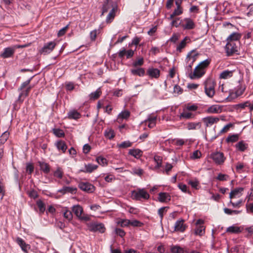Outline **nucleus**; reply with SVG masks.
<instances>
[{"label": "nucleus", "instance_id": "f257e3e1", "mask_svg": "<svg viewBox=\"0 0 253 253\" xmlns=\"http://www.w3.org/2000/svg\"><path fill=\"white\" fill-rule=\"evenodd\" d=\"M72 211L79 219L85 221L90 220L89 216L84 213L83 208L81 206L74 205L72 207Z\"/></svg>", "mask_w": 253, "mask_h": 253}, {"label": "nucleus", "instance_id": "f03ea898", "mask_svg": "<svg viewBox=\"0 0 253 253\" xmlns=\"http://www.w3.org/2000/svg\"><path fill=\"white\" fill-rule=\"evenodd\" d=\"M131 197L135 200H148L150 198L149 193L144 188H138L131 192Z\"/></svg>", "mask_w": 253, "mask_h": 253}, {"label": "nucleus", "instance_id": "7ed1b4c3", "mask_svg": "<svg viewBox=\"0 0 253 253\" xmlns=\"http://www.w3.org/2000/svg\"><path fill=\"white\" fill-rule=\"evenodd\" d=\"M205 92L209 97L212 98L215 94V82L211 79H208L204 82Z\"/></svg>", "mask_w": 253, "mask_h": 253}, {"label": "nucleus", "instance_id": "20e7f679", "mask_svg": "<svg viewBox=\"0 0 253 253\" xmlns=\"http://www.w3.org/2000/svg\"><path fill=\"white\" fill-rule=\"evenodd\" d=\"M210 158L218 165H222L226 159L223 153L220 152L211 153L210 155Z\"/></svg>", "mask_w": 253, "mask_h": 253}, {"label": "nucleus", "instance_id": "39448f33", "mask_svg": "<svg viewBox=\"0 0 253 253\" xmlns=\"http://www.w3.org/2000/svg\"><path fill=\"white\" fill-rule=\"evenodd\" d=\"M225 49L227 56H231L238 52V47L232 41H228L225 45Z\"/></svg>", "mask_w": 253, "mask_h": 253}, {"label": "nucleus", "instance_id": "423d86ee", "mask_svg": "<svg viewBox=\"0 0 253 253\" xmlns=\"http://www.w3.org/2000/svg\"><path fill=\"white\" fill-rule=\"evenodd\" d=\"M87 225L88 230L91 232L103 233L105 230L104 224L101 223H89Z\"/></svg>", "mask_w": 253, "mask_h": 253}, {"label": "nucleus", "instance_id": "0eeeda50", "mask_svg": "<svg viewBox=\"0 0 253 253\" xmlns=\"http://www.w3.org/2000/svg\"><path fill=\"white\" fill-rule=\"evenodd\" d=\"M56 43L55 42L52 41L46 43L40 49V52L43 55L47 54L50 53L55 48Z\"/></svg>", "mask_w": 253, "mask_h": 253}, {"label": "nucleus", "instance_id": "6e6552de", "mask_svg": "<svg viewBox=\"0 0 253 253\" xmlns=\"http://www.w3.org/2000/svg\"><path fill=\"white\" fill-rule=\"evenodd\" d=\"M115 6H118L116 3L113 1L112 0H105L102 5V12L101 15L111 10Z\"/></svg>", "mask_w": 253, "mask_h": 253}, {"label": "nucleus", "instance_id": "1a4fd4ad", "mask_svg": "<svg viewBox=\"0 0 253 253\" xmlns=\"http://www.w3.org/2000/svg\"><path fill=\"white\" fill-rule=\"evenodd\" d=\"M16 49V46L8 47L4 48L3 51L0 54V57L7 58L13 56Z\"/></svg>", "mask_w": 253, "mask_h": 253}, {"label": "nucleus", "instance_id": "9d476101", "mask_svg": "<svg viewBox=\"0 0 253 253\" xmlns=\"http://www.w3.org/2000/svg\"><path fill=\"white\" fill-rule=\"evenodd\" d=\"M174 231L183 232L187 225L184 223V220L182 219L177 220L174 224Z\"/></svg>", "mask_w": 253, "mask_h": 253}, {"label": "nucleus", "instance_id": "9b49d317", "mask_svg": "<svg viewBox=\"0 0 253 253\" xmlns=\"http://www.w3.org/2000/svg\"><path fill=\"white\" fill-rule=\"evenodd\" d=\"M203 121L206 127H210L214 124L217 123L219 121V119L218 117L209 116L203 118Z\"/></svg>", "mask_w": 253, "mask_h": 253}, {"label": "nucleus", "instance_id": "f8f14e48", "mask_svg": "<svg viewBox=\"0 0 253 253\" xmlns=\"http://www.w3.org/2000/svg\"><path fill=\"white\" fill-rule=\"evenodd\" d=\"M181 26L184 29L191 30L195 28V25L193 20L186 18L183 20Z\"/></svg>", "mask_w": 253, "mask_h": 253}, {"label": "nucleus", "instance_id": "ddd939ff", "mask_svg": "<svg viewBox=\"0 0 253 253\" xmlns=\"http://www.w3.org/2000/svg\"><path fill=\"white\" fill-rule=\"evenodd\" d=\"M156 120L157 117L156 116L150 115L148 116L147 119L142 122V124L147 125L149 128H153L156 126Z\"/></svg>", "mask_w": 253, "mask_h": 253}, {"label": "nucleus", "instance_id": "4468645a", "mask_svg": "<svg viewBox=\"0 0 253 253\" xmlns=\"http://www.w3.org/2000/svg\"><path fill=\"white\" fill-rule=\"evenodd\" d=\"M79 187L83 191L89 193L92 192L94 189V186L88 182H81Z\"/></svg>", "mask_w": 253, "mask_h": 253}, {"label": "nucleus", "instance_id": "2eb2a0df", "mask_svg": "<svg viewBox=\"0 0 253 253\" xmlns=\"http://www.w3.org/2000/svg\"><path fill=\"white\" fill-rule=\"evenodd\" d=\"M205 72L206 71L200 68L199 66H197L193 72L191 79H199L205 74Z\"/></svg>", "mask_w": 253, "mask_h": 253}, {"label": "nucleus", "instance_id": "dca6fc26", "mask_svg": "<svg viewBox=\"0 0 253 253\" xmlns=\"http://www.w3.org/2000/svg\"><path fill=\"white\" fill-rule=\"evenodd\" d=\"M16 242L24 252L28 253V251L30 249V246L29 244H26L25 242L20 237L17 238Z\"/></svg>", "mask_w": 253, "mask_h": 253}, {"label": "nucleus", "instance_id": "f3484780", "mask_svg": "<svg viewBox=\"0 0 253 253\" xmlns=\"http://www.w3.org/2000/svg\"><path fill=\"white\" fill-rule=\"evenodd\" d=\"M199 54L195 50H193L188 53L185 61L190 62V64L194 63L197 60Z\"/></svg>", "mask_w": 253, "mask_h": 253}, {"label": "nucleus", "instance_id": "a211bd4d", "mask_svg": "<svg viewBox=\"0 0 253 253\" xmlns=\"http://www.w3.org/2000/svg\"><path fill=\"white\" fill-rule=\"evenodd\" d=\"M158 200L161 203H168L170 201V195L166 192H161L158 195Z\"/></svg>", "mask_w": 253, "mask_h": 253}, {"label": "nucleus", "instance_id": "6ab92c4d", "mask_svg": "<svg viewBox=\"0 0 253 253\" xmlns=\"http://www.w3.org/2000/svg\"><path fill=\"white\" fill-rule=\"evenodd\" d=\"M32 88V86L31 85L28 86L26 89H23L22 90H20L21 92L19 95L17 101L19 102L20 103L22 102L24 100V99H21L22 97H24V98H25L27 96H28L29 92L31 88Z\"/></svg>", "mask_w": 253, "mask_h": 253}, {"label": "nucleus", "instance_id": "aec40b11", "mask_svg": "<svg viewBox=\"0 0 253 253\" xmlns=\"http://www.w3.org/2000/svg\"><path fill=\"white\" fill-rule=\"evenodd\" d=\"M243 190V188L239 187L232 190L230 193L229 198L231 199L234 198L240 197L242 195V192Z\"/></svg>", "mask_w": 253, "mask_h": 253}, {"label": "nucleus", "instance_id": "412c9836", "mask_svg": "<svg viewBox=\"0 0 253 253\" xmlns=\"http://www.w3.org/2000/svg\"><path fill=\"white\" fill-rule=\"evenodd\" d=\"M118 9V6H115V7H113V9H112L108 15H107L106 19V22L107 23H111L113 19H114L115 16H116V12Z\"/></svg>", "mask_w": 253, "mask_h": 253}, {"label": "nucleus", "instance_id": "4be33fe9", "mask_svg": "<svg viewBox=\"0 0 253 253\" xmlns=\"http://www.w3.org/2000/svg\"><path fill=\"white\" fill-rule=\"evenodd\" d=\"M68 118L69 119L78 120L81 117V114L76 110H71L68 113Z\"/></svg>", "mask_w": 253, "mask_h": 253}, {"label": "nucleus", "instance_id": "5701e85b", "mask_svg": "<svg viewBox=\"0 0 253 253\" xmlns=\"http://www.w3.org/2000/svg\"><path fill=\"white\" fill-rule=\"evenodd\" d=\"M147 73L151 78H158L160 76V71L157 68H149Z\"/></svg>", "mask_w": 253, "mask_h": 253}, {"label": "nucleus", "instance_id": "b1692460", "mask_svg": "<svg viewBox=\"0 0 253 253\" xmlns=\"http://www.w3.org/2000/svg\"><path fill=\"white\" fill-rule=\"evenodd\" d=\"M128 154L136 159H139L142 155L143 152L140 149H132L129 150Z\"/></svg>", "mask_w": 253, "mask_h": 253}, {"label": "nucleus", "instance_id": "393cba45", "mask_svg": "<svg viewBox=\"0 0 253 253\" xmlns=\"http://www.w3.org/2000/svg\"><path fill=\"white\" fill-rule=\"evenodd\" d=\"M77 190V188L75 187L65 186L62 189L58 190V192L63 194L66 193H70L73 194L76 192Z\"/></svg>", "mask_w": 253, "mask_h": 253}, {"label": "nucleus", "instance_id": "a878e982", "mask_svg": "<svg viewBox=\"0 0 253 253\" xmlns=\"http://www.w3.org/2000/svg\"><path fill=\"white\" fill-rule=\"evenodd\" d=\"M130 112L128 110L122 111L118 116L117 120L118 122H120L123 119H127L130 117Z\"/></svg>", "mask_w": 253, "mask_h": 253}, {"label": "nucleus", "instance_id": "bb28decb", "mask_svg": "<svg viewBox=\"0 0 253 253\" xmlns=\"http://www.w3.org/2000/svg\"><path fill=\"white\" fill-rule=\"evenodd\" d=\"M170 251L172 253H188V251L178 245H173L170 248Z\"/></svg>", "mask_w": 253, "mask_h": 253}, {"label": "nucleus", "instance_id": "cd10ccee", "mask_svg": "<svg viewBox=\"0 0 253 253\" xmlns=\"http://www.w3.org/2000/svg\"><path fill=\"white\" fill-rule=\"evenodd\" d=\"M98 168V166L92 164L88 163L84 165V169L83 171L91 173Z\"/></svg>", "mask_w": 253, "mask_h": 253}, {"label": "nucleus", "instance_id": "c85d7f7f", "mask_svg": "<svg viewBox=\"0 0 253 253\" xmlns=\"http://www.w3.org/2000/svg\"><path fill=\"white\" fill-rule=\"evenodd\" d=\"M186 127L188 130L199 129L201 127V123L200 122H189L186 124Z\"/></svg>", "mask_w": 253, "mask_h": 253}, {"label": "nucleus", "instance_id": "c756f323", "mask_svg": "<svg viewBox=\"0 0 253 253\" xmlns=\"http://www.w3.org/2000/svg\"><path fill=\"white\" fill-rule=\"evenodd\" d=\"M183 13V9L181 6H177L176 8L174 9V11L172 14H170V16L168 18L169 20H171L173 19L175 16H179Z\"/></svg>", "mask_w": 253, "mask_h": 253}, {"label": "nucleus", "instance_id": "7c9ffc66", "mask_svg": "<svg viewBox=\"0 0 253 253\" xmlns=\"http://www.w3.org/2000/svg\"><path fill=\"white\" fill-rule=\"evenodd\" d=\"M195 117V115L191 112H189L187 110H184L183 112L180 114L179 116L180 119H192Z\"/></svg>", "mask_w": 253, "mask_h": 253}, {"label": "nucleus", "instance_id": "2f4dec72", "mask_svg": "<svg viewBox=\"0 0 253 253\" xmlns=\"http://www.w3.org/2000/svg\"><path fill=\"white\" fill-rule=\"evenodd\" d=\"M40 169L45 173H48L50 171V167L47 163L43 162H39Z\"/></svg>", "mask_w": 253, "mask_h": 253}, {"label": "nucleus", "instance_id": "473e14b6", "mask_svg": "<svg viewBox=\"0 0 253 253\" xmlns=\"http://www.w3.org/2000/svg\"><path fill=\"white\" fill-rule=\"evenodd\" d=\"M63 216L68 221H71L73 219V214L71 211L67 209V208H64L62 210Z\"/></svg>", "mask_w": 253, "mask_h": 253}, {"label": "nucleus", "instance_id": "72a5a7b5", "mask_svg": "<svg viewBox=\"0 0 253 253\" xmlns=\"http://www.w3.org/2000/svg\"><path fill=\"white\" fill-rule=\"evenodd\" d=\"M131 73L133 75H137L139 77L143 76L145 74V70L142 68L132 69L130 70Z\"/></svg>", "mask_w": 253, "mask_h": 253}, {"label": "nucleus", "instance_id": "f704fd0d", "mask_svg": "<svg viewBox=\"0 0 253 253\" xmlns=\"http://www.w3.org/2000/svg\"><path fill=\"white\" fill-rule=\"evenodd\" d=\"M153 159L154 161L156 164L154 167V169H159L160 168L162 167L163 160L162 157L158 155H155Z\"/></svg>", "mask_w": 253, "mask_h": 253}, {"label": "nucleus", "instance_id": "c9c22d12", "mask_svg": "<svg viewBox=\"0 0 253 253\" xmlns=\"http://www.w3.org/2000/svg\"><path fill=\"white\" fill-rule=\"evenodd\" d=\"M233 71L225 70L220 73L219 78L222 79H227L233 76Z\"/></svg>", "mask_w": 253, "mask_h": 253}, {"label": "nucleus", "instance_id": "e433bc0d", "mask_svg": "<svg viewBox=\"0 0 253 253\" xmlns=\"http://www.w3.org/2000/svg\"><path fill=\"white\" fill-rule=\"evenodd\" d=\"M189 41H190V40L188 37H185L184 39L177 45L176 47V50L179 52H181L182 49L185 47L186 43L189 42Z\"/></svg>", "mask_w": 253, "mask_h": 253}, {"label": "nucleus", "instance_id": "4c0bfd02", "mask_svg": "<svg viewBox=\"0 0 253 253\" xmlns=\"http://www.w3.org/2000/svg\"><path fill=\"white\" fill-rule=\"evenodd\" d=\"M193 63L190 64V62L186 61L185 70L186 74L188 75V76L191 79V77L193 74L192 72V66Z\"/></svg>", "mask_w": 253, "mask_h": 253}, {"label": "nucleus", "instance_id": "58836bf2", "mask_svg": "<svg viewBox=\"0 0 253 253\" xmlns=\"http://www.w3.org/2000/svg\"><path fill=\"white\" fill-rule=\"evenodd\" d=\"M226 232L230 233H240L241 231L239 227L232 225L227 228Z\"/></svg>", "mask_w": 253, "mask_h": 253}, {"label": "nucleus", "instance_id": "ea45409f", "mask_svg": "<svg viewBox=\"0 0 253 253\" xmlns=\"http://www.w3.org/2000/svg\"><path fill=\"white\" fill-rule=\"evenodd\" d=\"M104 135L106 138L111 139L115 136L114 131L111 128H108L104 132Z\"/></svg>", "mask_w": 253, "mask_h": 253}, {"label": "nucleus", "instance_id": "a19ab883", "mask_svg": "<svg viewBox=\"0 0 253 253\" xmlns=\"http://www.w3.org/2000/svg\"><path fill=\"white\" fill-rule=\"evenodd\" d=\"M37 205L39 209V212L40 214L43 213L45 210V206L44 203L41 200L37 201Z\"/></svg>", "mask_w": 253, "mask_h": 253}, {"label": "nucleus", "instance_id": "79ce46f5", "mask_svg": "<svg viewBox=\"0 0 253 253\" xmlns=\"http://www.w3.org/2000/svg\"><path fill=\"white\" fill-rule=\"evenodd\" d=\"M239 138L238 134L229 135L226 138L227 142H235L238 141Z\"/></svg>", "mask_w": 253, "mask_h": 253}, {"label": "nucleus", "instance_id": "37998d69", "mask_svg": "<svg viewBox=\"0 0 253 253\" xmlns=\"http://www.w3.org/2000/svg\"><path fill=\"white\" fill-rule=\"evenodd\" d=\"M101 94V91L100 88H98L95 91L92 92L89 95L90 99L95 100L98 98Z\"/></svg>", "mask_w": 253, "mask_h": 253}, {"label": "nucleus", "instance_id": "c03bdc74", "mask_svg": "<svg viewBox=\"0 0 253 253\" xmlns=\"http://www.w3.org/2000/svg\"><path fill=\"white\" fill-rule=\"evenodd\" d=\"M241 38V35L237 33H233L231 34L227 39V40L228 41H232L234 42L235 41L239 40Z\"/></svg>", "mask_w": 253, "mask_h": 253}, {"label": "nucleus", "instance_id": "a18cd8bd", "mask_svg": "<svg viewBox=\"0 0 253 253\" xmlns=\"http://www.w3.org/2000/svg\"><path fill=\"white\" fill-rule=\"evenodd\" d=\"M220 108L217 105H212L210 106L207 110L208 113H219Z\"/></svg>", "mask_w": 253, "mask_h": 253}, {"label": "nucleus", "instance_id": "49530a36", "mask_svg": "<svg viewBox=\"0 0 253 253\" xmlns=\"http://www.w3.org/2000/svg\"><path fill=\"white\" fill-rule=\"evenodd\" d=\"M210 62L211 60L207 59L201 62L198 66H199L201 69H203L204 70L206 71V69L209 66Z\"/></svg>", "mask_w": 253, "mask_h": 253}, {"label": "nucleus", "instance_id": "de8ad7c7", "mask_svg": "<svg viewBox=\"0 0 253 253\" xmlns=\"http://www.w3.org/2000/svg\"><path fill=\"white\" fill-rule=\"evenodd\" d=\"M131 173L140 176L143 173V170L139 168H134L132 169Z\"/></svg>", "mask_w": 253, "mask_h": 253}, {"label": "nucleus", "instance_id": "09e8293b", "mask_svg": "<svg viewBox=\"0 0 253 253\" xmlns=\"http://www.w3.org/2000/svg\"><path fill=\"white\" fill-rule=\"evenodd\" d=\"M188 184L191 185V186L195 189H199V182L198 180L196 179H195L194 180H190L188 181Z\"/></svg>", "mask_w": 253, "mask_h": 253}, {"label": "nucleus", "instance_id": "8fccbe9b", "mask_svg": "<svg viewBox=\"0 0 253 253\" xmlns=\"http://www.w3.org/2000/svg\"><path fill=\"white\" fill-rule=\"evenodd\" d=\"M97 162L100 165L104 166L107 165V160L102 157H98L96 159Z\"/></svg>", "mask_w": 253, "mask_h": 253}, {"label": "nucleus", "instance_id": "3c124183", "mask_svg": "<svg viewBox=\"0 0 253 253\" xmlns=\"http://www.w3.org/2000/svg\"><path fill=\"white\" fill-rule=\"evenodd\" d=\"M53 132L56 136L61 137L64 136V132L63 130L59 128L53 129Z\"/></svg>", "mask_w": 253, "mask_h": 253}, {"label": "nucleus", "instance_id": "603ef678", "mask_svg": "<svg viewBox=\"0 0 253 253\" xmlns=\"http://www.w3.org/2000/svg\"><path fill=\"white\" fill-rule=\"evenodd\" d=\"M9 136V132L8 131H5L3 132L0 137V142H5L8 140Z\"/></svg>", "mask_w": 253, "mask_h": 253}, {"label": "nucleus", "instance_id": "864d4df0", "mask_svg": "<svg viewBox=\"0 0 253 253\" xmlns=\"http://www.w3.org/2000/svg\"><path fill=\"white\" fill-rule=\"evenodd\" d=\"M182 20H180V18H176L173 19L171 22V25L172 26L178 27L179 25H181Z\"/></svg>", "mask_w": 253, "mask_h": 253}, {"label": "nucleus", "instance_id": "5fc2aeb1", "mask_svg": "<svg viewBox=\"0 0 253 253\" xmlns=\"http://www.w3.org/2000/svg\"><path fill=\"white\" fill-rule=\"evenodd\" d=\"M55 145L58 150H61L63 152H64L67 148L66 143H55Z\"/></svg>", "mask_w": 253, "mask_h": 253}, {"label": "nucleus", "instance_id": "6e6d98bb", "mask_svg": "<svg viewBox=\"0 0 253 253\" xmlns=\"http://www.w3.org/2000/svg\"><path fill=\"white\" fill-rule=\"evenodd\" d=\"M54 176L58 178H62L63 176V171L60 168H58L54 172Z\"/></svg>", "mask_w": 253, "mask_h": 253}, {"label": "nucleus", "instance_id": "4d7b16f0", "mask_svg": "<svg viewBox=\"0 0 253 253\" xmlns=\"http://www.w3.org/2000/svg\"><path fill=\"white\" fill-rule=\"evenodd\" d=\"M235 147L238 150L244 151L247 148V144L246 143H236Z\"/></svg>", "mask_w": 253, "mask_h": 253}, {"label": "nucleus", "instance_id": "13d9d810", "mask_svg": "<svg viewBox=\"0 0 253 253\" xmlns=\"http://www.w3.org/2000/svg\"><path fill=\"white\" fill-rule=\"evenodd\" d=\"M204 230L203 226H197L195 232L196 234L201 236L204 233Z\"/></svg>", "mask_w": 253, "mask_h": 253}, {"label": "nucleus", "instance_id": "bf43d9fd", "mask_svg": "<svg viewBox=\"0 0 253 253\" xmlns=\"http://www.w3.org/2000/svg\"><path fill=\"white\" fill-rule=\"evenodd\" d=\"M229 176L225 174L219 173L216 177V179L219 181H226L228 180Z\"/></svg>", "mask_w": 253, "mask_h": 253}, {"label": "nucleus", "instance_id": "052dcab7", "mask_svg": "<svg viewBox=\"0 0 253 253\" xmlns=\"http://www.w3.org/2000/svg\"><path fill=\"white\" fill-rule=\"evenodd\" d=\"M168 209H169L168 207H164L161 208L158 210V214L160 216L161 219L163 217L164 214L165 213L167 212Z\"/></svg>", "mask_w": 253, "mask_h": 253}, {"label": "nucleus", "instance_id": "680f3d73", "mask_svg": "<svg viewBox=\"0 0 253 253\" xmlns=\"http://www.w3.org/2000/svg\"><path fill=\"white\" fill-rule=\"evenodd\" d=\"M178 188L183 192L184 193H188L189 194H190V192L187 190V186L186 185L183 184L182 183H180L178 185Z\"/></svg>", "mask_w": 253, "mask_h": 253}, {"label": "nucleus", "instance_id": "e2e57ef3", "mask_svg": "<svg viewBox=\"0 0 253 253\" xmlns=\"http://www.w3.org/2000/svg\"><path fill=\"white\" fill-rule=\"evenodd\" d=\"M245 87H244L242 86H238V88L235 92L236 96H239L241 95L245 91Z\"/></svg>", "mask_w": 253, "mask_h": 253}, {"label": "nucleus", "instance_id": "0e129e2a", "mask_svg": "<svg viewBox=\"0 0 253 253\" xmlns=\"http://www.w3.org/2000/svg\"><path fill=\"white\" fill-rule=\"evenodd\" d=\"M28 195L32 198L36 199L38 197L37 192L35 190H32L28 192Z\"/></svg>", "mask_w": 253, "mask_h": 253}, {"label": "nucleus", "instance_id": "69168bd1", "mask_svg": "<svg viewBox=\"0 0 253 253\" xmlns=\"http://www.w3.org/2000/svg\"><path fill=\"white\" fill-rule=\"evenodd\" d=\"M31 79H32V78H31L27 81L24 82V83H23L21 84L20 87L19 88L18 90L19 91L22 90L25 87L28 86L30 84Z\"/></svg>", "mask_w": 253, "mask_h": 253}, {"label": "nucleus", "instance_id": "338daca9", "mask_svg": "<svg viewBox=\"0 0 253 253\" xmlns=\"http://www.w3.org/2000/svg\"><path fill=\"white\" fill-rule=\"evenodd\" d=\"M144 60L143 58L138 59L137 61H135L133 63V66L134 67L140 66L143 64Z\"/></svg>", "mask_w": 253, "mask_h": 253}, {"label": "nucleus", "instance_id": "774afa93", "mask_svg": "<svg viewBox=\"0 0 253 253\" xmlns=\"http://www.w3.org/2000/svg\"><path fill=\"white\" fill-rule=\"evenodd\" d=\"M68 28V25H67L66 26L63 27L61 29H60L58 33V37H61L63 36L65 33L66 32L67 29Z\"/></svg>", "mask_w": 253, "mask_h": 253}]
</instances>
